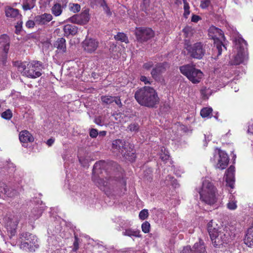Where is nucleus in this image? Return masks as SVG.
<instances>
[{"mask_svg": "<svg viewBox=\"0 0 253 253\" xmlns=\"http://www.w3.org/2000/svg\"><path fill=\"white\" fill-rule=\"evenodd\" d=\"M134 96L139 104L148 107H154L159 102L156 91L150 86L139 89L135 92Z\"/></svg>", "mask_w": 253, "mask_h": 253, "instance_id": "1", "label": "nucleus"}, {"mask_svg": "<svg viewBox=\"0 0 253 253\" xmlns=\"http://www.w3.org/2000/svg\"><path fill=\"white\" fill-rule=\"evenodd\" d=\"M217 224L213 220L210 221L207 225L208 232L212 244L215 247L221 248L225 246L230 242L229 234L224 230L217 228Z\"/></svg>", "mask_w": 253, "mask_h": 253, "instance_id": "2", "label": "nucleus"}, {"mask_svg": "<svg viewBox=\"0 0 253 253\" xmlns=\"http://www.w3.org/2000/svg\"><path fill=\"white\" fill-rule=\"evenodd\" d=\"M21 74L28 78L35 79L40 77L42 67L39 61H33L29 63H21L18 66Z\"/></svg>", "mask_w": 253, "mask_h": 253, "instance_id": "3", "label": "nucleus"}, {"mask_svg": "<svg viewBox=\"0 0 253 253\" xmlns=\"http://www.w3.org/2000/svg\"><path fill=\"white\" fill-rule=\"evenodd\" d=\"M199 193L201 200L205 203L212 205L216 202V188L209 180L203 181L202 187Z\"/></svg>", "mask_w": 253, "mask_h": 253, "instance_id": "4", "label": "nucleus"}, {"mask_svg": "<svg viewBox=\"0 0 253 253\" xmlns=\"http://www.w3.org/2000/svg\"><path fill=\"white\" fill-rule=\"evenodd\" d=\"M20 248L24 251L32 252L39 248L37 237L31 233L25 232L20 235Z\"/></svg>", "mask_w": 253, "mask_h": 253, "instance_id": "5", "label": "nucleus"}, {"mask_svg": "<svg viewBox=\"0 0 253 253\" xmlns=\"http://www.w3.org/2000/svg\"><path fill=\"white\" fill-rule=\"evenodd\" d=\"M179 69L181 74L186 76L193 84L200 83L203 76V72L192 64L182 66Z\"/></svg>", "mask_w": 253, "mask_h": 253, "instance_id": "6", "label": "nucleus"}, {"mask_svg": "<svg viewBox=\"0 0 253 253\" xmlns=\"http://www.w3.org/2000/svg\"><path fill=\"white\" fill-rule=\"evenodd\" d=\"M209 36L214 41V46L218 51V55L221 54L222 47L226 48L223 44L222 41L224 40L225 37L222 31L214 27L211 26L209 29Z\"/></svg>", "mask_w": 253, "mask_h": 253, "instance_id": "7", "label": "nucleus"}, {"mask_svg": "<svg viewBox=\"0 0 253 253\" xmlns=\"http://www.w3.org/2000/svg\"><path fill=\"white\" fill-rule=\"evenodd\" d=\"M235 48L238 50V53L234 57L233 64L239 65L242 63L246 58L247 48L246 42L241 37H238L235 41Z\"/></svg>", "mask_w": 253, "mask_h": 253, "instance_id": "8", "label": "nucleus"}, {"mask_svg": "<svg viewBox=\"0 0 253 253\" xmlns=\"http://www.w3.org/2000/svg\"><path fill=\"white\" fill-rule=\"evenodd\" d=\"M186 48L191 57L199 59L203 57L205 52L201 42H196L192 45H187Z\"/></svg>", "mask_w": 253, "mask_h": 253, "instance_id": "9", "label": "nucleus"}, {"mask_svg": "<svg viewBox=\"0 0 253 253\" xmlns=\"http://www.w3.org/2000/svg\"><path fill=\"white\" fill-rule=\"evenodd\" d=\"M137 39L140 42H145L154 36V31L150 28L140 27L135 31Z\"/></svg>", "mask_w": 253, "mask_h": 253, "instance_id": "10", "label": "nucleus"}, {"mask_svg": "<svg viewBox=\"0 0 253 253\" xmlns=\"http://www.w3.org/2000/svg\"><path fill=\"white\" fill-rule=\"evenodd\" d=\"M98 42L93 38H86L83 42V47L86 52L93 53L98 48Z\"/></svg>", "mask_w": 253, "mask_h": 253, "instance_id": "11", "label": "nucleus"}, {"mask_svg": "<svg viewBox=\"0 0 253 253\" xmlns=\"http://www.w3.org/2000/svg\"><path fill=\"white\" fill-rule=\"evenodd\" d=\"M19 223V219L16 216L8 217L6 220V227L7 232L10 233V237L14 236L16 232V229Z\"/></svg>", "mask_w": 253, "mask_h": 253, "instance_id": "12", "label": "nucleus"}, {"mask_svg": "<svg viewBox=\"0 0 253 253\" xmlns=\"http://www.w3.org/2000/svg\"><path fill=\"white\" fill-rule=\"evenodd\" d=\"M89 16L86 13L75 14L68 18L66 22L83 25L89 21Z\"/></svg>", "mask_w": 253, "mask_h": 253, "instance_id": "13", "label": "nucleus"}, {"mask_svg": "<svg viewBox=\"0 0 253 253\" xmlns=\"http://www.w3.org/2000/svg\"><path fill=\"white\" fill-rule=\"evenodd\" d=\"M219 159L216 164V168L223 169L226 168L229 163V157L227 154L223 151L219 150Z\"/></svg>", "mask_w": 253, "mask_h": 253, "instance_id": "14", "label": "nucleus"}, {"mask_svg": "<svg viewBox=\"0 0 253 253\" xmlns=\"http://www.w3.org/2000/svg\"><path fill=\"white\" fill-rule=\"evenodd\" d=\"M235 167L231 166L228 169L226 172L225 180L227 183V185H228L231 188H234V184L235 181Z\"/></svg>", "mask_w": 253, "mask_h": 253, "instance_id": "15", "label": "nucleus"}, {"mask_svg": "<svg viewBox=\"0 0 253 253\" xmlns=\"http://www.w3.org/2000/svg\"><path fill=\"white\" fill-rule=\"evenodd\" d=\"M20 142L23 143V146H26V144L28 142H32L34 138L32 135L27 130L21 131L19 134Z\"/></svg>", "mask_w": 253, "mask_h": 253, "instance_id": "16", "label": "nucleus"}, {"mask_svg": "<svg viewBox=\"0 0 253 253\" xmlns=\"http://www.w3.org/2000/svg\"><path fill=\"white\" fill-rule=\"evenodd\" d=\"M93 180L101 190H105L106 187H109V185L113 184V180L111 179H108L106 178L105 179L100 178H95L93 177Z\"/></svg>", "mask_w": 253, "mask_h": 253, "instance_id": "17", "label": "nucleus"}, {"mask_svg": "<svg viewBox=\"0 0 253 253\" xmlns=\"http://www.w3.org/2000/svg\"><path fill=\"white\" fill-rule=\"evenodd\" d=\"M52 19V16L50 14L44 13L37 15L35 18L36 23L39 25H44L50 22Z\"/></svg>", "mask_w": 253, "mask_h": 253, "instance_id": "18", "label": "nucleus"}, {"mask_svg": "<svg viewBox=\"0 0 253 253\" xmlns=\"http://www.w3.org/2000/svg\"><path fill=\"white\" fill-rule=\"evenodd\" d=\"M167 67V63H160L157 65V66L153 69L151 72L152 77L156 79L158 77V76L163 72H164Z\"/></svg>", "mask_w": 253, "mask_h": 253, "instance_id": "19", "label": "nucleus"}, {"mask_svg": "<svg viewBox=\"0 0 253 253\" xmlns=\"http://www.w3.org/2000/svg\"><path fill=\"white\" fill-rule=\"evenodd\" d=\"M92 3L99 6L102 8L107 16H111L112 12L105 0H91Z\"/></svg>", "mask_w": 253, "mask_h": 253, "instance_id": "20", "label": "nucleus"}, {"mask_svg": "<svg viewBox=\"0 0 253 253\" xmlns=\"http://www.w3.org/2000/svg\"><path fill=\"white\" fill-rule=\"evenodd\" d=\"M126 143L121 139L115 140L112 143L113 148L118 150V151L122 154L124 153L126 149Z\"/></svg>", "mask_w": 253, "mask_h": 253, "instance_id": "21", "label": "nucleus"}, {"mask_svg": "<svg viewBox=\"0 0 253 253\" xmlns=\"http://www.w3.org/2000/svg\"><path fill=\"white\" fill-rule=\"evenodd\" d=\"M9 48V40L6 35H2L0 37V49L3 50L5 54H7Z\"/></svg>", "mask_w": 253, "mask_h": 253, "instance_id": "22", "label": "nucleus"}, {"mask_svg": "<svg viewBox=\"0 0 253 253\" xmlns=\"http://www.w3.org/2000/svg\"><path fill=\"white\" fill-rule=\"evenodd\" d=\"M54 47L59 52H65L66 51V40L63 38L58 39L54 43Z\"/></svg>", "mask_w": 253, "mask_h": 253, "instance_id": "23", "label": "nucleus"}, {"mask_svg": "<svg viewBox=\"0 0 253 253\" xmlns=\"http://www.w3.org/2000/svg\"><path fill=\"white\" fill-rule=\"evenodd\" d=\"M244 242L248 246L253 247V224L252 226L248 229Z\"/></svg>", "mask_w": 253, "mask_h": 253, "instance_id": "24", "label": "nucleus"}, {"mask_svg": "<svg viewBox=\"0 0 253 253\" xmlns=\"http://www.w3.org/2000/svg\"><path fill=\"white\" fill-rule=\"evenodd\" d=\"M192 250L194 253H206L204 242L201 240L195 243Z\"/></svg>", "mask_w": 253, "mask_h": 253, "instance_id": "25", "label": "nucleus"}, {"mask_svg": "<svg viewBox=\"0 0 253 253\" xmlns=\"http://www.w3.org/2000/svg\"><path fill=\"white\" fill-rule=\"evenodd\" d=\"M42 214V209L41 208L39 207L34 208L31 211L30 215H29L30 219L31 220L37 219L41 216Z\"/></svg>", "mask_w": 253, "mask_h": 253, "instance_id": "26", "label": "nucleus"}, {"mask_svg": "<svg viewBox=\"0 0 253 253\" xmlns=\"http://www.w3.org/2000/svg\"><path fill=\"white\" fill-rule=\"evenodd\" d=\"M64 32L66 35H75L77 33L78 29L75 26L67 24L64 27Z\"/></svg>", "mask_w": 253, "mask_h": 253, "instance_id": "27", "label": "nucleus"}, {"mask_svg": "<svg viewBox=\"0 0 253 253\" xmlns=\"http://www.w3.org/2000/svg\"><path fill=\"white\" fill-rule=\"evenodd\" d=\"M122 234L124 236L141 237L140 231L139 230H134L131 228L126 229L123 232Z\"/></svg>", "mask_w": 253, "mask_h": 253, "instance_id": "28", "label": "nucleus"}, {"mask_svg": "<svg viewBox=\"0 0 253 253\" xmlns=\"http://www.w3.org/2000/svg\"><path fill=\"white\" fill-rule=\"evenodd\" d=\"M5 14L7 17L10 18H16L20 16L18 10L12 7L6 8Z\"/></svg>", "mask_w": 253, "mask_h": 253, "instance_id": "29", "label": "nucleus"}, {"mask_svg": "<svg viewBox=\"0 0 253 253\" xmlns=\"http://www.w3.org/2000/svg\"><path fill=\"white\" fill-rule=\"evenodd\" d=\"M36 0H23L22 7L24 10H31L35 6Z\"/></svg>", "mask_w": 253, "mask_h": 253, "instance_id": "30", "label": "nucleus"}, {"mask_svg": "<svg viewBox=\"0 0 253 253\" xmlns=\"http://www.w3.org/2000/svg\"><path fill=\"white\" fill-rule=\"evenodd\" d=\"M237 201H236L233 196L230 195L229 200L227 204V208L229 210H235L237 208Z\"/></svg>", "mask_w": 253, "mask_h": 253, "instance_id": "31", "label": "nucleus"}, {"mask_svg": "<svg viewBox=\"0 0 253 253\" xmlns=\"http://www.w3.org/2000/svg\"><path fill=\"white\" fill-rule=\"evenodd\" d=\"M51 11L52 13L55 16H59L62 12L61 4L58 3L54 4L51 8Z\"/></svg>", "mask_w": 253, "mask_h": 253, "instance_id": "32", "label": "nucleus"}, {"mask_svg": "<svg viewBox=\"0 0 253 253\" xmlns=\"http://www.w3.org/2000/svg\"><path fill=\"white\" fill-rule=\"evenodd\" d=\"M115 39L117 41H120L125 43L128 42V40L126 36L123 33H119L115 36Z\"/></svg>", "mask_w": 253, "mask_h": 253, "instance_id": "33", "label": "nucleus"}, {"mask_svg": "<svg viewBox=\"0 0 253 253\" xmlns=\"http://www.w3.org/2000/svg\"><path fill=\"white\" fill-rule=\"evenodd\" d=\"M122 155L124 156L126 159L131 162L134 161L135 158V155L133 152H128L126 150Z\"/></svg>", "mask_w": 253, "mask_h": 253, "instance_id": "34", "label": "nucleus"}, {"mask_svg": "<svg viewBox=\"0 0 253 253\" xmlns=\"http://www.w3.org/2000/svg\"><path fill=\"white\" fill-rule=\"evenodd\" d=\"M105 165V162L104 161H99L96 162L93 166V173H96L97 172L98 170L104 168Z\"/></svg>", "mask_w": 253, "mask_h": 253, "instance_id": "35", "label": "nucleus"}, {"mask_svg": "<svg viewBox=\"0 0 253 253\" xmlns=\"http://www.w3.org/2000/svg\"><path fill=\"white\" fill-rule=\"evenodd\" d=\"M101 100L103 103L109 104L114 102L115 97L109 95L102 96L101 97Z\"/></svg>", "mask_w": 253, "mask_h": 253, "instance_id": "36", "label": "nucleus"}, {"mask_svg": "<svg viewBox=\"0 0 253 253\" xmlns=\"http://www.w3.org/2000/svg\"><path fill=\"white\" fill-rule=\"evenodd\" d=\"M194 29L189 26H187L183 29V32L187 38L192 36L194 34Z\"/></svg>", "mask_w": 253, "mask_h": 253, "instance_id": "37", "label": "nucleus"}, {"mask_svg": "<svg viewBox=\"0 0 253 253\" xmlns=\"http://www.w3.org/2000/svg\"><path fill=\"white\" fill-rule=\"evenodd\" d=\"M212 110L211 108H205L201 110L200 114L203 118L208 117L211 113Z\"/></svg>", "mask_w": 253, "mask_h": 253, "instance_id": "38", "label": "nucleus"}, {"mask_svg": "<svg viewBox=\"0 0 253 253\" xmlns=\"http://www.w3.org/2000/svg\"><path fill=\"white\" fill-rule=\"evenodd\" d=\"M80 5L77 3H70L69 4V9L74 13H76L80 10Z\"/></svg>", "mask_w": 253, "mask_h": 253, "instance_id": "39", "label": "nucleus"}, {"mask_svg": "<svg viewBox=\"0 0 253 253\" xmlns=\"http://www.w3.org/2000/svg\"><path fill=\"white\" fill-rule=\"evenodd\" d=\"M141 228L145 233H148L150 231V224L148 221H145L142 224Z\"/></svg>", "mask_w": 253, "mask_h": 253, "instance_id": "40", "label": "nucleus"}, {"mask_svg": "<svg viewBox=\"0 0 253 253\" xmlns=\"http://www.w3.org/2000/svg\"><path fill=\"white\" fill-rule=\"evenodd\" d=\"M12 116V114L10 110L8 109L6 110L5 111L3 112L1 114V117L2 118L6 119V120H9L11 118Z\"/></svg>", "mask_w": 253, "mask_h": 253, "instance_id": "41", "label": "nucleus"}, {"mask_svg": "<svg viewBox=\"0 0 253 253\" xmlns=\"http://www.w3.org/2000/svg\"><path fill=\"white\" fill-rule=\"evenodd\" d=\"M148 216V211L146 209L142 210L139 214V217L141 220H144L146 219Z\"/></svg>", "mask_w": 253, "mask_h": 253, "instance_id": "42", "label": "nucleus"}, {"mask_svg": "<svg viewBox=\"0 0 253 253\" xmlns=\"http://www.w3.org/2000/svg\"><path fill=\"white\" fill-rule=\"evenodd\" d=\"M183 4H184V16L185 17L187 18V16L189 15L190 14V10H189V4L187 2V1H185L183 2Z\"/></svg>", "mask_w": 253, "mask_h": 253, "instance_id": "43", "label": "nucleus"}, {"mask_svg": "<svg viewBox=\"0 0 253 253\" xmlns=\"http://www.w3.org/2000/svg\"><path fill=\"white\" fill-rule=\"evenodd\" d=\"M128 129L131 132H135L138 130L139 126L136 124H132L128 126Z\"/></svg>", "mask_w": 253, "mask_h": 253, "instance_id": "44", "label": "nucleus"}, {"mask_svg": "<svg viewBox=\"0 0 253 253\" xmlns=\"http://www.w3.org/2000/svg\"><path fill=\"white\" fill-rule=\"evenodd\" d=\"M210 0H201L200 6L202 8H206L210 5Z\"/></svg>", "mask_w": 253, "mask_h": 253, "instance_id": "45", "label": "nucleus"}, {"mask_svg": "<svg viewBox=\"0 0 253 253\" xmlns=\"http://www.w3.org/2000/svg\"><path fill=\"white\" fill-rule=\"evenodd\" d=\"M150 4V0H143V2L141 5L143 9L147 10Z\"/></svg>", "mask_w": 253, "mask_h": 253, "instance_id": "46", "label": "nucleus"}, {"mask_svg": "<svg viewBox=\"0 0 253 253\" xmlns=\"http://www.w3.org/2000/svg\"><path fill=\"white\" fill-rule=\"evenodd\" d=\"M6 187L4 183L0 182V192L1 193H6L7 192Z\"/></svg>", "mask_w": 253, "mask_h": 253, "instance_id": "47", "label": "nucleus"}, {"mask_svg": "<svg viewBox=\"0 0 253 253\" xmlns=\"http://www.w3.org/2000/svg\"><path fill=\"white\" fill-rule=\"evenodd\" d=\"M140 80L141 82H143L145 84H151V81H150V79L145 76H141Z\"/></svg>", "mask_w": 253, "mask_h": 253, "instance_id": "48", "label": "nucleus"}, {"mask_svg": "<svg viewBox=\"0 0 253 253\" xmlns=\"http://www.w3.org/2000/svg\"><path fill=\"white\" fill-rule=\"evenodd\" d=\"M181 253H194L190 247L187 246L183 248Z\"/></svg>", "mask_w": 253, "mask_h": 253, "instance_id": "49", "label": "nucleus"}, {"mask_svg": "<svg viewBox=\"0 0 253 253\" xmlns=\"http://www.w3.org/2000/svg\"><path fill=\"white\" fill-rule=\"evenodd\" d=\"M22 22H18L17 25L15 26V32L16 34H18L21 30L22 29Z\"/></svg>", "mask_w": 253, "mask_h": 253, "instance_id": "50", "label": "nucleus"}, {"mask_svg": "<svg viewBox=\"0 0 253 253\" xmlns=\"http://www.w3.org/2000/svg\"><path fill=\"white\" fill-rule=\"evenodd\" d=\"M98 134V133L97 130L96 129L94 128L91 129L89 132V135L90 137L92 138L96 137L97 136Z\"/></svg>", "mask_w": 253, "mask_h": 253, "instance_id": "51", "label": "nucleus"}, {"mask_svg": "<svg viewBox=\"0 0 253 253\" xmlns=\"http://www.w3.org/2000/svg\"><path fill=\"white\" fill-rule=\"evenodd\" d=\"M35 21L28 20L26 23V26L28 28H33L35 24Z\"/></svg>", "mask_w": 253, "mask_h": 253, "instance_id": "52", "label": "nucleus"}, {"mask_svg": "<svg viewBox=\"0 0 253 253\" xmlns=\"http://www.w3.org/2000/svg\"><path fill=\"white\" fill-rule=\"evenodd\" d=\"M169 155L165 153L162 154L160 156V158L161 160L165 162H166L169 159Z\"/></svg>", "mask_w": 253, "mask_h": 253, "instance_id": "53", "label": "nucleus"}, {"mask_svg": "<svg viewBox=\"0 0 253 253\" xmlns=\"http://www.w3.org/2000/svg\"><path fill=\"white\" fill-rule=\"evenodd\" d=\"M115 97V100L114 101L116 104L118 105L119 107L122 106V103L121 102V101L119 97L114 96Z\"/></svg>", "mask_w": 253, "mask_h": 253, "instance_id": "54", "label": "nucleus"}, {"mask_svg": "<svg viewBox=\"0 0 253 253\" xmlns=\"http://www.w3.org/2000/svg\"><path fill=\"white\" fill-rule=\"evenodd\" d=\"M94 122L98 125L103 126V123L102 122L101 119L100 117H98L95 119Z\"/></svg>", "mask_w": 253, "mask_h": 253, "instance_id": "55", "label": "nucleus"}, {"mask_svg": "<svg viewBox=\"0 0 253 253\" xmlns=\"http://www.w3.org/2000/svg\"><path fill=\"white\" fill-rule=\"evenodd\" d=\"M200 19V18L199 16L193 15L192 17L191 21L194 22H197Z\"/></svg>", "mask_w": 253, "mask_h": 253, "instance_id": "56", "label": "nucleus"}, {"mask_svg": "<svg viewBox=\"0 0 253 253\" xmlns=\"http://www.w3.org/2000/svg\"><path fill=\"white\" fill-rule=\"evenodd\" d=\"M153 64L152 62L146 63L144 64L143 67L146 69H149L152 67Z\"/></svg>", "mask_w": 253, "mask_h": 253, "instance_id": "57", "label": "nucleus"}, {"mask_svg": "<svg viewBox=\"0 0 253 253\" xmlns=\"http://www.w3.org/2000/svg\"><path fill=\"white\" fill-rule=\"evenodd\" d=\"M79 249V244L78 241L76 240L74 243V248L73 251L74 252L77 251V250Z\"/></svg>", "mask_w": 253, "mask_h": 253, "instance_id": "58", "label": "nucleus"}, {"mask_svg": "<svg viewBox=\"0 0 253 253\" xmlns=\"http://www.w3.org/2000/svg\"><path fill=\"white\" fill-rule=\"evenodd\" d=\"M54 142V139H53V138H50L49 139L47 142H46V144L49 146H51L53 143Z\"/></svg>", "mask_w": 253, "mask_h": 253, "instance_id": "59", "label": "nucleus"}, {"mask_svg": "<svg viewBox=\"0 0 253 253\" xmlns=\"http://www.w3.org/2000/svg\"><path fill=\"white\" fill-rule=\"evenodd\" d=\"M118 183L119 184H122L124 186H126V182L123 178L119 179Z\"/></svg>", "mask_w": 253, "mask_h": 253, "instance_id": "60", "label": "nucleus"}, {"mask_svg": "<svg viewBox=\"0 0 253 253\" xmlns=\"http://www.w3.org/2000/svg\"><path fill=\"white\" fill-rule=\"evenodd\" d=\"M106 134V132L105 131H101L99 133V136H104Z\"/></svg>", "mask_w": 253, "mask_h": 253, "instance_id": "61", "label": "nucleus"}, {"mask_svg": "<svg viewBox=\"0 0 253 253\" xmlns=\"http://www.w3.org/2000/svg\"><path fill=\"white\" fill-rule=\"evenodd\" d=\"M56 1L57 3H59V2L61 1V0H56Z\"/></svg>", "mask_w": 253, "mask_h": 253, "instance_id": "62", "label": "nucleus"}, {"mask_svg": "<svg viewBox=\"0 0 253 253\" xmlns=\"http://www.w3.org/2000/svg\"><path fill=\"white\" fill-rule=\"evenodd\" d=\"M183 0V2H184V1H187V0Z\"/></svg>", "mask_w": 253, "mask_h": 253, "instance_id": "63", "label": "nucleus"}]
</instances>
